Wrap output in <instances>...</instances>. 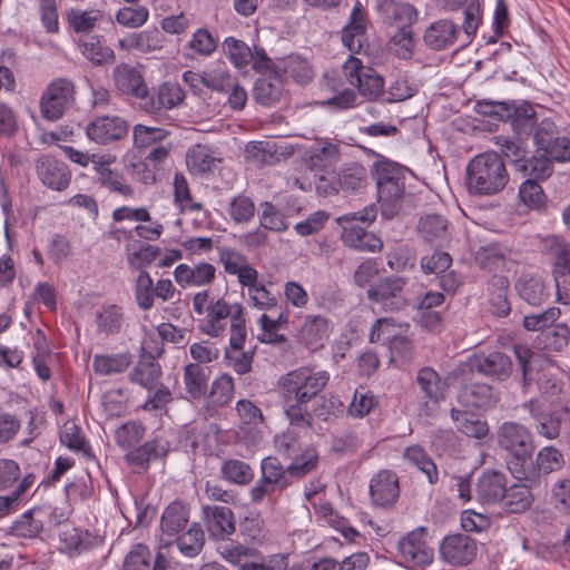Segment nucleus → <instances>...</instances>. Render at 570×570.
<instances>
[{
    "mask_svg": "<svg viewBox=\"0 0 570 570\" xmlns=\"http://www.w3.org/2000/svg\"><path fill=\"white\" fill-rule=\"evenodd\" d=\"M371 154L376 157L371 167V175L376 185L381 215L385 219H392L403 209L409 169L373 150Z\"/></svg>",
    "mask_w": 570,
    "mask_h": 570,
    "instance_id": "nucleus-1",
    "label": "nucleus"
},
{
    "mask_svg": "<svg viewBox=\"0 0 570 570\" xmlns=\"http://www.w3.org/2000/svg\"><path fill=\"white\" fill-rule=\"evenodd\" d=\"M497 443L507 453V465L511 474L533 476L534 436L520 422L505 421L497 429Z\"/></svg>",
    "mask_w": 570,
    "mask_h": 570,
    "instance_id": "nucleus-2",
    "label": "nucleus"
},
{
    "mask_svg": "<svg viewBox=\"0 0 570 570\" xmlns=\"http://www.w3.org/2000/svg\"><path fill=\"white\" fill-rule=\"evenodd\" d=\"M508 181L505 164L495 151L480 154L468 164L466 186L472 195H495L504 189Z\"/></svg>",
    "mask_w": 570,
    "mask_h": 570,
    "instance_id": "nucleus-3",
    "label": "nucleus"
},
{
    "mask_svg": "<svg viewBox=\"0 0 570 570\" xmlns=\"http://www.w3.org/2000/svg\"><path fill=\"white\" fill-rule=\"evenodd\" d=\"M513 352L518 362L517 379L522 393H528L533 384H537L542 394L556 395L561 391L559 381L546 367L549 361L544 356L523 344H515Z\"/></svg>",
    "mask_w": 570,
    "mask_h": 570,
    "instance_id": "nucleus-4",
    "label": "nucleus"
},
{
    "mask_svg": "<svg viewBox=\"0 0 570 570\" xmlns=\"http://www.w3.org/2000/svg\"><path fill=\"white\" fill-rule=\"evenodd\" d=\"M479 112L508 121L519 139H528L538 127L537 115L529 102L484 101L479 102Z\"/></svg>",
    "mask_w": 570,
    "mask_h": 570,
    "instance_id": "nucleus-5",
    "label": "nucleus"
},
{
    "mask_svg": "<svg viewBox=\"0 0 570 570\" xmlns=\"http://www.w3.org/2000/svg\"><path fill=\"white\" fill-rule=\"evenodd\" d=\"M417 387V413L421 417H432L439 404L445 400L449 384L432 366L421 367L415 375Z\"/></svg>",
    "mask_w": 570,
    "mask_h": 570,
    "instance_id": "nucleus-6",
    "label": "nucleus"
},
{
    "mask_svg": "<svg viewBox=\"0 0 570 570\" xmlns=\"http://www.w3.org/2000/svg\"><path fill=\"white\" fill-rule=\"evenodd\" d=\"M367 186V170L356 161L344 164L330 178L324 177L321 183L320 196L330 197L340 193H357Z\"/></svg>",
    "mask_w": 570,
    "mask_h": 570,
    "instance_id": "nucleus-7",
    "label": "nucleus"
},
{
    "mask_svg": "<svg viewBox=\"0 0 570 570\" xmlns=\"http://www.w3.org/2000/svg\"><path fill=\"white\" fill-rule=\"evenodd\" d=\"M465 368L495 382L507 381L513 373V363L509 355L500 351L474 353L456 370L464 374Z\"/></svg>",
    "mask_w": 570,
    "mask_h": 570,
    "instance_id": "nucleus-8",
    "label": "nucleus"
},
{
    "mask_svg": "<svg viewBox=\"0 0 570 570\" xmlns=\"http://www.w3.org/2000/svg\"><path fill=\"white\" fill-rule=\"evenodd\" d=\"M75 95L76 86L72 80L62 77L52 80L40 98L41 116L50 121L59 120L75 104Z\"/></svg>",
    "mask_w": 570,
    "mask_h": 570,
    "instance_id": "nucleus-9",
    "label": "nucleus"
},
{
    "mask_svg": "<svg viewBox=\"0 0 570 570\" xmlns=\"http://www.w3.org/2000/svg\"><path fill=\"white\" fill-rule=\"evenodd\" d=\"M341 160V149L332 142L314 144L304 155L305 167L314 174L315 189L320 191L324 177L332 176Z\"/></svg>",
    "mask_w": 570,
    "mask_h": 570,
    "instance_id": "nucleus-10",
    "label": "nucleus"
},
{
    "mask_svg": "<svg viewBox=\"0 0 570 570\" xmlns=\"http://www.w3.org/2000/svg\"><path fill=\"white\" fill-rule=\"evenodd\" d=\"M533 140L538 150L543 151L551 161H570V138L562 135L551 119L539 122Z\"/></svg>",
    "mask_w": 570,
    "mask_h": 570,
    "instance_id": "nucleus-11",
    "label": "nucleus"
},
{
    "mask_svg": "<svg viewBox=\"0 0 570 570\" xmlns=\"http://www.w3.org/2000/svg\"><path fill=\"white\" fill-rule=\"evenodd\" d=\"M330 375L326 371L312 373L309 368H299L287 373V402L294 394L295 401L307 403L327 384Z\"/></svg>",
    "mask_w": 570,
    "mask_h": 570,
    "instance_id": "nucleus-12",
    "label": "nucleus"
},
{
    "mask_svg": "<svg viewBox=\"0 0 570 570\" xmlns=\"http://www.w3.org/2000/svg\"><path fill=\"white\" fill-rule=\"evenodd\" d=\"M425 534L426 529L420 527L399 541V557L409 567L424 568L432 563L434 551L425 541Z\"/></svg>",
    "mask_w": 570,
    "mask_h": 570,
    "instance_id": "nucleus-13",
    "label": "nucleus"
},
{
    "mask_svg": "<svg viewBox=\"0 0 570 570\" xmlns=\"http://www.w3.org/2000/svg\"><path fill=\"white\" fill-rule=\"evenodd\" d=\"M262 475L255 487L250 489V499L259 503L265 497L282 493L285 487V468L276 456H267L261 462Z\"/></svg>",
    "mask_w": 570,
    "mask_h": 570,
    "instance_id": "nucleus-14",
    "label": "nucleus"
},
{
    "mask_svg": "<svg viewBox=\"0 0 570 570\" xmlns=\"http://www.w3.org/2000/svg\"><path fill=\"white\" fill-rule=\"evenodd\" d=\"M405 284V278L400 276L380 278L367 289V298L370 302L381 305L384 311H400L405 306L403 297Z\"/></svg>",
    "mask_w": 570,
    "mask_h": 570,
    "instance_id": "nucleus-15",
    "label": "nucleus"
},
{
    "mask_svg": "<svg viewBox=\"0 0 570 570\" xmlns=\"http://www.w3.org/2000/svg\"><path fill=\"white\" fill-rule=\"evenodd\" d=\"M170 451V442L163 435H155L141 445L128 451L124 460L134 468L147 471L153 461H164Z\"/></svg>",
    "mask_w": 570,
    "mask_h": 570,
    "instance_id": "nucleus-16",
    "label": "nucleus"
},
{
    "mask_svg": "<svg viewBox=\"0 0 570 570\" xmlns=\"http://www.w3.org/2000/svg\"><path fill=\"white\" fill-rule=\"evenodd\" d=\"M331 330V322L327 317L320 314L307 315L295 330L294 336L299 344L314 352L324 347Z\"/></svg>",
    "mask_w": 570,
    "mask_h": 570,
    "instance_id": "nucleus-17",
    "label": "nucleus"
},
{
    "mask_svg": "<svg viewBox=\"0 0 570 570\" xmlns=\"http://www.w3.org/2000/svg\"><path fill=\"white\" fill-rule=\"evenodd\" d=\"M128 129V122L118 116H100L87 125L86 134L90 140L107 145L125 138Z\"/></svg>",
    "mask_w": 570,
    "mask_h": 570,
    "instance_id": "nucleus-18",
    "label": "nucleus"
},
{
    "mask_svg": "<svg viewBox=\"0 0 570 570\" xmlns=\"http://www.w3.org/2000/svg\"><path fill=\"white\" fill-rule=\"evenodd\" d=\"M552 277L556 285L557 301L570 304V244L559 243L552 248Z\"/></svg>",
    "mask_w": 570,
    "mask_h": 570,
    "instance_id": "nucleus-19",
    "label": "nucleus"
},
{
    "mask_svg": "<svg viewBox=\"0 0 570 570\" xmlns=\"http://www.w3.org/2000/svg\"><path fill=\"white\" fill-rule=\"evenodd\" d=\"M237 309L240 311V315L244 313L242 304H229L223 297L210 302L206 308V322L202 326V331L212 337L223 335L226 330L227 320L229 318L232 323Z\"/></svg>",
    "mask_w": 570,
    "mask_h": 570,
    "instance_id": "nucleus-20",
    "label": "nucleus"
},
{
    "mask_svg": "<svg viewBox=\"0 0 570 570\" xmlns=\"http://www.w3.org/2000/svg\"><path fill=\"white\" fill-rule=\"evenodd\" d=\"M442 559L453 566L470 563L476 556V543L466 534L448 535L440 546Z\"/></svg>",
    "mask_w": 570,
    "mask_h": 570,
    "instance_id": "nucleus-21",
    "label": "nucleus"
},
{
    "mask_svg": "<svg viewBox=\"0 0 570 570\" xmlns=\"http://www.w3.org/2000/svg\"><path fill=\"white\" fill-rule=\"evenodd\" d=\"M376 10L382 20L390 26L411 28L419 20L417 9L410 2L401 0H375Z\"/></svg>",
    "mask_w": 570,
    "mask_h": 570,
    "instance_id": "nucleus-22",
    "label": "nucleus"
},
{
    "mask_svg": "<svg viewBox=\"0 0 570 570\" xmlns=\"http://www.w3.org/2000/svg\"><path fill=\"white\" fill-rule=\"evenodd\" d=\"M370 495L373 504L390 508L400 497L397 475L390 470L377 472L370 482Z\"/></svg>",
    "mask_w": 570,
    "mask_h": 570,
    "instance_id": "nucleus-23",
    "label": "nucleus"
},
{
    "mask_svg": "<svg viewBox=\"0 0 570 570\" xmlns=\"http://www.w3.org/2000/svg\"><path fill=\"white\" fill-rule=\"evenodd\" d=\"M458 401L466 407L491 409L500 401L495 389L483 382L463 383L458 392Z\"/></svg>",
    "mask_w": 570,
    "mask_h": 570,
    "instance_id": "nucleus-24",
    "label": "nucleus"
},
{
    "mask_svg": "<svg viewBox=\"0 0 570 570\" xmlns=\"http://www.w3.org/2000/svg\"><path fill=\"white\" fill-rule=\"evenodd\" d=\"M112 80L116 89L124 96L138 97L146 92L147 83L138 67L120 62L112 69Z\"/></svg>",
    "mask_w": 570,
    "mask_h": 570,
    "instance_id": "nucleus-25",
    "label": "nucleus"
},
{
    "mask_svg": "<svg viewBox=\"0 0 570 570\" xmlns=\"http://www.w3.org/2000/svg\"><path fill=\"white\" fill-rule=\"evenodd\" d=\"M202 514L208 533L214 538H228L236 530L234 513L228 507L204 505Z\"/></svg>",
    "mask_w": 570,
    "mask_h": 570,
    "instance_id": "nucleus-26",
    "label": "nucleus"
},
{
    "mask_svg": "<svg viewBox=\"0 0 570 570\" xmlns=\"http://www.w3.org/2000/svg\"><path fill=\"white\" fill-rule=\"evenodd\" d=\"M174 278L183 288L210 285L216 278V267L207 262L197 264H179L174 271Z\"/></svg>",
    "mask_w": 570,
    "mask_h": 570,
    "instance_id": "nucleus-27",
    "label": "nucleus"
},
{
    "mask_svg": "<svg viewBox=\"0 0 570 570\" xmlns=\"http://www.w3.org/2000/svg\"><path fill=\"white\" fill-rule=\"evenodd\" d=\"M37 174L43 185L59 191L65 190L71 179L68 166L52 156H42L38 160Z\"/></svg>",
    "mask_w": 570,
    "mask_h": 570,
    "instance_id": "nucleus-28",
    "label": "nucleus"
},
{
    "mask_svg": "<svg viewBox=\"0 0 570 570\" xmlns=\"http://www.w3.org/2000/svg\"><path fill=\"white\" fill-rule=\"evenodd\" d=\"M507 489V476L503 472L485 470L476 482V499L482 504H495L503 500Z\"/></svg>",
    "mask_w": 570,
    "mask_h": 570,
    "instance_id": "nucleus-29",
    "label": "nucleus"
},
{
    "mask_svg": "<svg viewBox=\"0 0 570 570\" xmlns=\"http://www.w3.org/2000/svg\"><path fill=\"white\" fill-rule=\"evenodd\" d=\"M459 27L448 19L432 22L423 33L424 45L434 51H442L455 45L459 38Z\"/></svg>",
    "mask_w": 570,
    "mask_h": 570,
    "instance_id": "nucleus-30",
    "label": "nucleus"
},
{
    "mask_svg": "<svg viewBox=\"0 0 570 570\" xmlns=\"http://www.w3.org/2000/svg\"><path fill=\"white\" fill-rule=\"evenodd\" d=\"M94 315L96 333L107 337L119 334L126 322L124 306L116 303H102Z\"/></svg>",
    "mask_w": 570,
    "mask_h": 570,
    "instance_id": "nucleus-31",
    "label": "nucleus"
},
{
    "mask_svg": "<svg viewBox=\"0 0 570 570\" xmlns=\"http://www.w3.org/2000/svg\"><path fill=\"white\" fill-rule=\"evenodd\" d=\"M284 94V78L281 70L262 75L254 86V97L259 105L272 106L279 101Z\"/></svg>",
    "mask_w": 570,
    "mask_h": 570,
    "instance_id": "nucleus-32",
    "label": "nucleus"
},
{
    "mask_svg": "<svg viewBox=\"0 0 570 570\" xmlns=\"http://www.w3.org/2000/svg\"><path fill=\"white\" fill-rule=\"evenodd\" d=\"M343 227L341 238L351 248L360 252H380L383 247L382 239L357 224H341Z\"/></svg>",
    "mask_w": 570,
    "mask_h": 570,
    "instance_id": "nucleus-33",
    "label": "nucleus"
},
{
    "mask_svg": "<svg viewBox=\"0 0 570 570\" xmlns=\"http://www.w3.org/2000/svg\"><path fill=\"white\" fill-rule=\"evenodd\" d=\"M566 464L564 456L560 450L552 445L543 446L539 450L533 460V476H517V480L537 482L540 474L548 475L560 471Z\"/></svg>",
    "mask_w": 570,
    "mask_h": 570,
    "instance_id": "nucleus-34",
    "label": "nucleus"
},
{
    "mask_svg": "<svg viewBox=\"0 0 570 570\" xmlns=\"http://www.w3.org/2000/svg\"><path fill=\"white\" fill-rule=\"evenodd\" d=\"M442 6L446 10L455 11L460 9L463 4H466L464 8V20L462 23V30L464 32V41L462 43V48L470 45L472 42L473 37L475 36L478 28L481 22V7L478 0H471L468 3V0H442Z\"/></svg>",
    "mask_w": 570,
    "mask_h": 570,
    "instance_id": "nucleus-35",
    "label": "nucleus"
},
{
    "mask_svg": "<svg viewBox=\"0 0 570 570\" xmlns=\"http://www.w3.org/2000/svg\"><path fill=\"white\" fill-rule=\"evenodd\" d=\"M210 370L198 363H188L184 366V385L189 399L199 401L208 392Z\"/></svg>",
    "mask_w": 570,
    "mask_h": 570,
    "instance_id": "nucleus-36",
    "label": "nucleus"
},
{
    "mask_svg": "<svg viewBox=\"0 0 570 570\" xmlns=\"http://www.w3.org/2000/svg\"><path fill=\"white\" fill-rule=\"evenodd\" d=\"M520 297L528 304L539 306L550 298V291L541 276L522 275L515 283Z\"/></svg>",
    "mask_w": 570,
    "mask_h": 570,
    "instance_id": "nucleus-37",
    "label": "nucleus"
},
{
    "mask_svg": "<svg viewBox=\"0 0 570 570\" xmlns=\"http://www.w3.org/2000/svg\"><path fill=\"white\" fill-rule=\"evenodd\" d=\"M163 46L164 36L156 28L130 33L118 41V47L122 50H138L145 53L159 50Z\"/></svg>",
    "mask_w": 570,
    "mask_h": 570,
    "instance_id": "nucleus-38",
    "label": "nucleus"
},
{
    "mask_svg": "<svg viewBox=\"0 0 570 570\" xmlns=\"http://www.w3.org/2000/svg\"><path fill=\"white\" fill-rule=\"evenodd\" d=\"M514 169L527 179L546 180L553 173V164L544 154L513 159Z\"/></svg>",
    "mask_w": 570,
    "mask_h": 570,
    "instance_id": "nucleus-39",
    "label": "nucleus"
},
{
    "mask_svg": "<svg viewBox=\"0 0 570 570\" xmlns=\"http://www.w3.org/2000/svg\"><path fill=\"white\" fill-rule=\"evenodd\" d=\"M81 55L94 66L111 65L116 60L115 51L102 42L101 36H90L78 42Z\"/></svg>",
    "mask_w": 570,
    "mask_h": 570,
    "instance_id": "nucleus-40",
    "label": "nucleus"
},
{
    "mask_svg": "<svg viewBox=\"0 0 570 570\" xmlns=\"http://www.w3.org/2000/svg\"><path fill=\"white\" fill-rule=\"evenodd\" d=\"M509 279L504 275L494 274L488 283L489 302L492 314L505 317L511 312L508 301Z\"/></svg>",
    "mask_w": 570,
    "mask_h": 570,
    "instance_id": "nucleus-41",
    "label": "nucleus"
},
{
    "mask_svg": "<svg viewBox=\"0 0 570 570\" xmlns=\"http://www.w3.org/2000/svg\"><path fill=\"white\" fill-rule=\"evenodd\" d=\"M570 421V407L562 406L560 409L546 412L535 422V432L538 435L551 441L559 438L562 423Z\"/></svg>",
    "mask_w": 570,
    "mask_h": 570,
    "instance_id": "nucleus-42",
    "label": "nucleus"
},
{
    "mask_svg": "<svg viewBox=\"0 0 570 570\" xmlns=\"http://www.w3.org/2000/svg\"><path fill=\"white\" fill-rule=\"evenodd\" d=\"M450 416L456 430L469 438L480 440L489 433L488 423L468 411L452 407Z\"/></svg>",
    "mask_w": 570,
    "mask_h": 570,
    "instance_id": "nucleus-43",
    "label": "nucleus"
},
{
    "mask_svg": "<svg viewBox=\"0 0 570 570\" xmlns=\"http://www.w3.org/2000/svg\"><path fill=\"white\" fill-rule=\"evenodd\" d=\"M45 513L43 507H36L26 511L11 527L13 535L24 539L36 538L43 530L42 514Z\"/></svg>",
    "mask_w": 570,
    "mask_h": 570,
    "instance_id": "nucleus-44",
    "label": "nucleus"
},
{
    "mask_svg": "<svg viewBox=\"0 0 570 570\" xmlns=\"http://www.w3.org/2000/svg\"><path fill=\"white\" fill-rule=\"evenodd\" d=\"M129 352L116 354H96L92 360V368L96 374L109 376L124 373L131 364Z\"/></svg>",
    "mask_w": 570,
    "mask_h": 570,
    "instance_id": "nucleus-45",
    "label": "nucleus"
},
{
    "mask_svg": "<svg viewBox=\"0 0 570 570\" xmlns=\"http://www.w3.org/2000/svg\"><path fill=\"white\" fill-rule=\"evenodd\" d=\"M205 397L208 409H219L228 405L234 397L233 377L226 373L216 377Z\"/></svg>",
    "mask_w": 570,
    "mask_h": 570,
    "instance_id": "nucleus-46",
    "label": "nucleus"
},
{
    "mask_svg": "<svg viewBox=\"0 0 570 570\" xmlns=\"http://www.w3.org/2000/svg\"><path fill=\"white\" fill-rule=\"evenodd\" d=\"M188 519L189 511L186 505L174 501L163 512L160 528L165 534L174 537L186 527Z\"/></svg>",
    "mask_w": 570,
    "mask_h": 570,
    "instance_id": "nucleus-47",
    "label": "nucleus"
},
{
    "mask_svg": "<svg viewBox=\"0 0 570 570\" xmlns=\"http://www.w3.org/2000/svg\"><path fill=\"white\" fill-rule=\"evenodd\" d=\"M502 501L507 512L518 514L530 509L533 495L528 485L515 483L507 489Z\"/></svg>",
    "mask_w": 570,
    "mask_h": 570,
    "instance_id": "nucleus-48",
    "label": "nucleus"
},
{
    "mask_svg": "<svg viewBox=\"0 0 570 570\" xmlns=\"http://www.w3.org/2000/svg\"><path fill=\"white\" fill-rule=\"evenodd\" d=\"M245 159L255 166L273 165L279 160L276 144L273 141H249L245 148Z\"/></svg>",
    "mask_w": 570,
    "mask_h": 570,
    "instance_id": "nucleus-49",
    "label": "nucleus"
},
{
    "mask_svg": "<svg viewBox=\"0 0 570 570\" xmlns=\"http://www.w3.org/2000/svg\"><path fill=\"white\" fill-rule=\"evenodd\" d=\"M146 434V426L139 421H128L116 429L115 442L127 452L140 444Z\"/></svg>",
    "mask_w": 570,
    "mask_h": 570,
    "instance_id": "nucleus-50",
    "label": "nucleus"
},
{
    "mask_svg": "<svg viewBox=\"0 0 570 570\" xmlns=\"http://www.w3.org/2000/svg\"><path fill=\"white\" fill-rule=\"evenodd\" d=\"M220 478L233 484L246 485L254 479V471L245 461L228 459L222 463Z\"/></svg>",
    "mask_w": 570,
    "mask_h": 570,
    "instance_id": "nucleus-51",
    "label": "nucleus"
},
{
    "mask_svg": "<svg viewBox=\"0 0 570 570\" xmlns=\"http://www.w3.org/2000/svg\"><path fill=\"white\" fill-rule=\"evenodd\" d=\"M217 161L219 163L220 159L214 157L209 150L202 145L191 147L186 155L187 167L194 175H203L210 171Z\"/></svg>",
    "mask_w": 570,
    "mask_h": 570,
    "instance_id": "nucleus-52",
    "label": "nucleus"
},
{
    "mask_svg": "<svg viewBox=\"0 0 570 570\" xmlns=\"http://www.w3.org/2000/svg\"><path fill=\"white\" fill-rule=\"evenodd\" d=\"M507 253L497 244L482 246L475 254L476 264L488 272H498L505 266Z\"/></svg>",
    "mask_w": 570,
    "mask_h": 570,
    "instance_id": "nucleus-53",
    "label": "nucleus"
},
{
    "mask_svg": "<svg viewBox=\"0 0 570 570\" xmlns=\"http://www.w3.org/2000/svg\"><path fill=\"white\" fill-rule=\"evenodd\" d=\"M176 544L185 557L194 558L198 556L205 544L202 527L198 523H193L185 533L177 538Z\"/></svg>",
    "mask_w": 570,
    "mask_h": 570,
    "instance_id": "nucleus-54",
    "label": "nucleus"
},
{
    "mask_svg": "<svg viewBox=\"0 0 570 570\" xmlns=\"http://www.w3.org/2000/svg\"><path fill=\"white\" fill-rule=\"evenodd\" d=\"M390 49L394 55L403 60H410L415 53L416 40L414 38L413 29L399 28L390 39Z\"/></svg>",
    "mask_w": 570,
    "mask_h": 570,
    "instance_id": "nucleus-55",
    "label": "nucleus"
},
{
    "mask_svg": "<svg viewBox=\"0 0 570 570\" xmlns=\"http://www.w3.org/2000/svg\"><path fill=\"white\" fill-rule=\"evenodd\" d=\"M134 295L141 311H149L155 304V284L147 271H141L134 284Z\"/></svg>",
    "mask_w": 570,
    "mask_h": 570,
    "instance_id": "nucleus-56",
    "label": "nucleus"
},
{
    "mask_svg": "<svg viewBox=\"0 0 570 570\" xmlns=\"http://www.w3.org/2000/svg\"><path fill=\"white\" fill-rule=\"evenodd\" d=\"M160 366L155 360L149 356L147 360H141L129 373V380L146 389L151 390L156 380L160 376Z\"/></svg>",
    "mask_w": 570,
    "mask_h": 570,
    "instance_id": "nucleus-57",
    "label": "nucleus"
},
{
    "mask_svg": "<svg viewBox=\"0 0 570 570\" xmlns=\"http://www.w3.org/2000/svg\"><path fill=\"white\" fill-rule=\"evenodd\" d=\"M168 135L169 131L164 128L138 124L132 129L134 146L140 150L148 149L161 144Z\"/></svg>",
    "mask_w": 570,
    "mask_h": 570,
    "instance_id": "nucleus-58",
    "label": "nucleus"
},
{
    "mask_svg": "<svg viewBox=\"0 0 570 570\" xmlns=\"http://www.w3.org/2000/svg\"><path fill=\"white\" fill-rule=\"evenodd\" d=\"M351 85L357 87L362 96L373 100L383 94L384 80L373 69L367 68L363 75L351 80Z\"/></svg>",
    "mask_w": 570,
    "mask_h": 570,
    "instance_id": "nucleus-59",
    "label": "nucleus"
},
{
    "mask_svg": "<svg viewBox=\"0 0 570 570\" xmlns=\"http://www.w3.org/2000/svg\"><path fill=\"white\" fill-rule=\"evenodd\" d=\"M96 169L99 181L104 187L108 188L112 193L120 194L124 197L134 196L132 187L126 183V179L121 174L104 166V164H99Z\"/></svg>",
    "mask_w": 570,
    "mask_h": 570,
    "instance_id": "nucleus-60",
    "label": "nucleus"
},
{
    "mask_svg": "<svg viewBox=\"0 0 570 570\" xmlns=\"http://www.w3.org/2000/svg\"><path fill=\"white\" fill-rule=\"evenodd\" d=\"M317 464V451L314 448H307L293 459L292 463L287 466V474L299 479L315 470Z\"/></svg>",
    "mask_w": 570,
    "mask_h": 570,
    "instance_id": "nucleus-61",
    "label": "nucleus"
},
{
    "mask_svg": "<svg viewBox=\"0 0 570 570\" xmlns=\"http://www.w3.org/2000/svg\"><path fill=\"white\" fill-rule=\"evenodd\" d=\"M223 49L236 68L247 66L253 58L250 48L244 41L234 37H228L224 40Z\"/></svg>",
    "mask_w": 570,
    "mask_h": 570,
    "instance_id": "nucleus-62",
    "label": "nucleus"
},
{
    "mask_svg": "<svg viewBox=\"0 0 570 570\" xmlns=\"http://www.w3.org/2000/svg\"><path fill=\"white\" fill-rule=\"evenodd\" d=\"M446 227L448 220L445 217L438 214H430L420 218L417 230L426 242H431L435 238L443 237L446 233Z\"/></svg>",
    "mask_w": 570,
    "mask_h": 570,
    "instance_id": "nucleus-63",
    "label": "nucleus"
},
{
    "mask_svg": "<svg viewBox=\"0 0 570 570\" xmlns=\"http://www.w3.org/2000/svg\"><path fill=\"white\" fill-rule=\"evenodd\" d=\"M151 552L142 543H138L126 554L121 570H150Z\"/></svg>",
    "mask_w": 570,
    "mask_h": 570,
    "instance_id": "nucleus-64",
    "label": "nucleus"
}]
</instances>
